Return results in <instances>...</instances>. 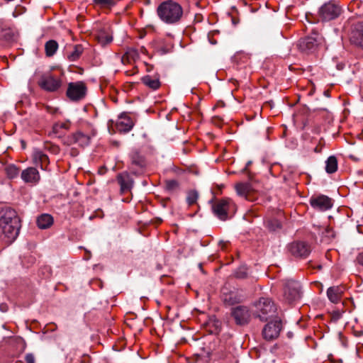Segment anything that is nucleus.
<instances>
[{
    "label": "nucleus",
    "instance_id": "473e14b6",
    "mask_svg": "<svg viewBox=\"0 0 363 363\" xmlns=\"http://www.w3.org/2000/svg\"><path fill=\"white\" fill-rule=\"evenodd\" d=\"M125 54L126 58H128L133 62L139 58V53L138 50L134 48H128Z\"/></svg>",
    "mask_w": 363,
    "mask_h": 363
},
{
    "label": "nucleus",
    "instance_id": "e433bc0d",
    "mask_svg": "<svg viewBox=\"0 0 363 363\" xmlns=\"http://www.w3.org/2000/svg\"><path fill=\"white\" fill-rule=\"evenodd\" d=\"M172 50V46H163V45H159L157 47V52L160 54V55H164V54H167L168 52H169Z\"/></svg>",
    "mask_w": 363,
    "mask_h": 363
},
{
    "label": "nucleus",
    "instance_id": "dca6fc26",
    "mask_svg": "<svg viewBox=\"0 0 363 363\" xmlns=\"http://www.w3.org/2000/svg\"><path fill=\"white\" fill-rule=\"evenodd\" d=\"M133 120L126 113H122L116 123L118 131L121 133H128L132 130L134 126Z\"/></svg>",
    "mask_w": 363,
    "mask_h": 363
},
{
    "label": "nucleus",
    "instance_id": "5701e85b",
    "mask_svg": "<svg viewBox=\"0 0 363 363\" xmlns=\"http://www.w3.org/2000/svg\"><path fill=\"white\" fill-rule=\"evenodd\" d=\"M251 185L249 183H238L235 185L237 194L247 200H250Z\"/></svg>",
    "mask_w": 363,
    "mask_h": 363
},
{
    "label": "nucleus",
    "instance_id": "cd10ccee",
    "mask_svg": "<svg viewBox=\"0 0 363 363\" xmlns=\"http://www.w3.org/2000/svg\"><path fill=\"white\" fill-rule=\"evenodd\" d=\"M70 125L71 123L69 121L57 122L53 125L52 131L55 134L61 135L63 133L62 130H69Z\"/></svg>",
    "mask_w": 363,
    "mask_h": 363
},
{
    "label": "nucleus",
    "instance_id": "f8f14e48",
    "mask_svg": "<svg viewBox=\"0 0 363 363\" xmlns=\"http://www.w3.org/2000/svg\"><path fill=\"white\" fill-rule=\"evenodd\" d=\"M86 92V87L84 82H72L68 85L67 96L72 101H79L85 96Z\"/></svg>",
    "mask_w": 363,
    "mask_h": 363
},
{
    "label": "nucleus",
    "instance_id": "79ce46f5",
    "mask_svg": "<svg viewBox=\"0 0 363 363\" xmlns=\"http://www.w3.org/2000/svg\"><path fill=\"white\" fill-rule=\"evenodd\" d=\"M121 61L123 64H129L131 63L133 61L131 60H129L128 58L125 57V54H124L121 58Z\"/></svg>",
    "mask_w": 363,
    "mask_h": 363
},
{
    "label": "nucleus",
    "instance_id": "423d86ee",
    "mask_svg": "<svg viewBox=\"0 0 363 363\" xmlns=\"http://www.w3.org/2000/svg\"><path fill=\"white\" fill-rule=\"evenodd\" d=\"M342 9L335 1L324 4L319 9V16L323 21H329L337 18L341 13Z\"/></svg>",
    "mask_w": 363,
    "mask_h": 363
},
{
    "label": "nucleus",
    "instance_id": "20e7f679",
    "mask_svg": "<svg viewBox=\"0 0 363 363\" xmlns=\"http://www.w3.org/2000/svg\"><path fill=\"white\" fill-rule=\"evenodd\" d=\"M324 44L323 37L318 32H313L311 35L298 40L297 47L304 53H313Z\"/></svg>",
    "mask_w": 363,
    "mask_h": 363
},
{
    "label": "nucleus",
    "instance_id": "4be33fe9",
    "mask_svg": "<svg viewBox=\"0 0 363 363\" xmlns=\"http://www.w3.org/2000/svg\"><path fill=\"white\" fill-rule=\"evenodd\" d=\"M351 38L354 43L363 46V22H358L354 26Z\"/></svg>",
    "mask_w": 363,
    "mask_h": 363
},
{
    "label": "nucleus",
    "instance_id": "6ab92c4d",
    "mask_svg": "<svg viewBox=\"0 0 363 363\" xmlns=\"http://www.w3.org/2000/svg\"><path fill=\"white\" fill-rule=\"evenodd\" d=\"M344 290L343 286H333L328 289L327 296L332 303H337L341 301Z\"/></svg>",
    "mask_w": 363,
    "mask_h": 363
},
{
    "label": "nucleus",
    "instance_id": "c9c22d12",
    "mask_svg": "<svg viewBox=\"0 0 363 363\" xmlns=\"http://www.w3.org/2000/svg\"><path fill=\"white\" fill-rule=\"evenodd\" d=\"M166 189L169 191H174L179 188V183L176 180H167L165 182Z\"/></svg>",
    "mask_w": 363,
    "mask_h": 363
},
{
    "label": "nucleus",
    "instance_id": "a211bd4d",
    "mask_svg": "<svg viewBox=\"0 0 363 363\" xmlns=\"http://www.w3.org/2000/svg\"><path fill=\"white\" fill-rule=\"evenodd\" d=\"M117 181L120 184L121 191L122 193L130 191L133 186V179L127 172H123L118 174Z\"/></svg>",
    "mask_w": 363,
    "mask_h": 363
},
{
    "label": "nucleus",
    "instance_id": "aec40b11",
    "mask_svg": "<svg viewBox=\"0 0 363 363\" xmlns=\"http://www.w3.org/2000/svg\"><path fill=\"white\" fill-rule=\"evenodd\" d=\"M96 39L101 45L105 46L113 40L112 31L106 26L100 29L96 35Z\"/></svg>",
    "mask_w": 363,
    "mask_h": 363
},
{
    "label": "nucleus",
    "instance_id": "c756f323",
    "mask_svg": "<svg viewBox=\"0 0 363 363\" xmlns=\"http://www.w3.org/2000/svg\"><path fill=\"white\" fill-rule=\"evenodd\" d=\"M58 48L57 43L54 40H48L45 45V50L46 55L48 57L52 56Z\"/></svg>",
    "mask_w": 363,
    "mask_h": 363
},
{
    "label": "nucleus",
    "instance_id": "49530a36",
    "mask_svg": "<svg viewBox=\"0 0 363 363\" xmlns=\"http://www.w3.org/2000/svg\"><path fill=\"white\" fill-rule=\"evenodd\" d=\"M141 50H142L143 52H145V51H146V49H145L144 47H143V48H141Z\"/></svg>",
    "mask_w": 363,
    "mask_h": 363
},
{
    "label": "nucleus",
    "instance_id": "2eb2a0df",
    "mask_svg": "<svg viewBox=\"0 0 363 363\" xmlns=\"http://www.w3.org/2000/svg\"><path fill=\"white\" fill-rule=\"evenodd\" d=\"M232 316L238 325L247 324L250 318V313L247 307L239 306L232 308Z\"/></svg>",
    "mask_w": 363,
    "mask_h": 363
},
{
    "label": "nucleus",
    "instance_id": "0eeeda50",
    "mask_svg": "<svg viewBox=\"0 0 363 363\" xmlns=\"http://www.w3.org/2000/svg\"><path fill=\"white\" fill-rule=\"evenodd\" d=\"M89 130L84 131L82 129L78 130L67 138L66 143L68 145L78 144L81 147H85L89 145L91 138L94 135L91 128L89 126Z\"/></svg>",
    "mask_w": 363,
    "mask_h": 363
},
{
    "label": "nucleus",
    "instance_id": "412c9836",
    "mask_svg": "<svg viewBox=\"0 0 363 363\" xmlns=\"http://www.w3.org/2000/svg\"><path fill=\"white\" fill-rule=\"evenodd\" d=\"M33 162L40 166L42 169H45L49 164V158L47 155L44 154L42 151L35 150L33 154Z\"/></svg>",
    "mask_w": 363,
    "mask_h": 363
},
{
    "label": "nucleus",
    "instance_id": "f3484780",
    "mask_svg": "<svg viewBox=\"0 0 363 363\" xmlns=\"http://www.w3.org/2000/svg\"><path fill=\"white\" fill-rule=\"evenodd\" d=\"M24 182L36 184L40 179V174L35 167H28L23 170L21 174Z\"/></svg>",
    "mask_w": 363,
    "mask_h": 363
},
{
    "label": "nucleus",
    "instance_id": "9b49d317",
    "mask_svg": "<svg viewBox=\"0 0 363 363\" xmlns=\"http://www.w3.org/2000/svg\"><path fill=\"white\" fill-rule=\"evenodd\" d=\"M288 250L291 255L300 258L307 257L311 252V245L303 241H296L290 243Z\"/></svg>",
    "mask_w": 363,
    "mask_h": 363
},
{
    "label": "nucleus",
    "instance_id": "9d476101",
    "mask_svg": "<svg viewBox=\"0 0 363 363\" xmlns=\"http://www.w3.org/2000/svg\"><path fill=\"white\" fill-rule=\"evenodd\" d=\"M285 299L291 303L301 298L300 283L294 280H289L286 282L284 289Z\"/></svg>",
    "mask_w": 363,
    "mask_h": 363
},
{
    "label": "nucleus",
    "instance_id": "a18cd8bd",
    "mask_svg": "<svg viewBox=\"0 0 363 363\" xmlns=\"http://www.w3.org/2000/svg\"><path fill=\"white\" fill-rule=\"evenodd\" d=\"M232 23L234 26H236L239 23V21L235 18H233Z\"/></svg>",
    "mask_w": 363,
    "mask_h": 363
},
{
    "label": "nucleus",
    "instance_id": "ea45409f",
    "mask_svg": "<svg viewBox=\"0 0 363 363\" xmlns=\"http://www.w3.org/2000/svg\"><path fill=\"white\" fill-rule=\"evenodd\" d=\"M25 361L26 363H35V356L32 353H28L25 356Z\"/></svg>",
    "mask_w": 363,
    "mask_h": 363
},
{
    "label": "nucleus",
    "instance_id": "b1692460",
    "mask_svg": "<svg viewBox=\"0 0 363 363\" xmlns=\"http://www.w3.org/2000/svg\"><path fill=\"white\" fill-rule=\"evenodd\" d=\"M53 223V218L47 213L42 214L37 218V225L40 229L50 228Z\"/></svg>",
    "mask_w": 363,
    "mask_h": 363
},
{
    "label": "nucleus",
    "instance_id": "2f4dec72",
    "mask_svg": "<svg viewBox=\"0 0 363 363\" xmlns=\"http://www.w3.org/2000/svg\"><path fill=\"white\" fill-rule=\"evenodd\" d=\"M266 226L269 230L274 231L281 228V223L277 219H270L266 222Z\"/></svg>",
    "mask_w": 363,
    "mask_h": 363
},
{
    "label": "nucleus",
    "instance_id": "bb28decb",
    "mask_svg": "<svg viewBox=\"0 0 363 363\" xmlns=\"http://www.w3.org/2000/svg\"><path fill=\"white\" fill-rule=\"evenodd\" d=\"M142 82L149 88L156 90L160 86V82L157 78H153L149 75H146L142 78Z\"/></svg>",
    "mask_w": 363,
    "mask_h": 363
},
{
    "label": "nucleus",
    "instance_id": "ddd939ff",
    "mask_svg": "<svg viewBox=\"0 0 363 363\" xmlns=\"http://www.w3.org/2000/svg\"><path fill=\"white\" fill-rule=\"evenodd\" d=\"M281 330V322L279 319L269 322L263 328L262 336L267 341L277 339Z\"/></svg>",
    "mask_w": 363,
    "mask_h": 363
},
{
    "label": "nucleus",
    "instance_id": "1a4fd4ad",
    "mask_svg": "<svg viewBox=\"0 0 363 363\" xmlns=\"http://www.w3.org/2000/svg\"><path fill=\"white\" fill-rule=\"evenodd\" d=\"M234 206V203L230 199L217 200L212 206L214 214L220 220H225L230 209Z\"/></svg>",
    "mask_w": 363,
    "mask_h": 363
},
{
    "label": "nucleus",
    "instance_id": "a19ab883",
    "mask_svg": "<svg viewBox=\"0 0 363 363\" xmlns=\"http://www.w3.org/2000/svg\"><path fill=\"white\" fill-rule=\"evenodd\" d=\"M356 260L359 264L363 267V252L357 255Z\"/></svg>",
    "mask_w": 363,
    "mask_h": 363
},
{
    "label": "nucleus",
    "instance_id": "f257e3e1",
    "mask_svg": "<svg viewBox=\"0 0 363 363\" xmlns=\"http://www.w3.org/2000/svg\"><path fill=\"white\" fill-rule=\"evenodd\" d=\"M20 228V218L14 209L6 207L0 211V240L9 243L13 242Z\"/></svg>",
    "mask_w": 363,
    "mask_h": 363
},
{
    "label": "nucleus",
    "instance_id": "58836bf2",
    "mask_svg": "<svg viewBox=\"0 0 363 363\" xmlns=\"http://www.w3.org/2000/svg\"><path fill=\"white\" fill-rule=\"evenodd\" d=\"M0 38H4L6 41H9L11 40L12 35L9 30H2L1 33L0 34Z\"/></svg>",
    "mask_w": 363,
    "mask_h": 363
},
{
    "label": "nucleus",
    "instance_id": "39448f33",
    "mask_svg": "<svg viewBox=\"0 0 363 363\" xmlns=\"http://www.w3.org/2000/svg\"><path fill=\"white\" fill-rule=\"evenodd\" d=\"M62 84L61 78L54 75L50 72L42 74L38 81V86L43 90L48 92L57 91L60 89Z\"/></svg>",
    "mask_w": 363,
    "mask_h": 363
},
{
    "label": "nucleus",
    "instance_id": "a878e982",
    "mask_svg": "<svg viewBox=\"0 0 363 363\" xmlns=\"http://www.w3.org/2000/svg\"><path fill=\"white\" fill-rule=\"evenodd\" d=\"M222 300L225 304L232 306L238 303L240 298L233 291H230L229 293L223 292Z\"/></svg>",
    "mask_w": 363,
    "mask_h": 363
},
{
    "label": "nucleus",
    "instance_id": "de8ad7c7",
    "mask_svg": "<svg viewBox=\"0 0 363 363\" xmlns=\"http://www.w3.org/2000/svg\"><path fill=\"white\" fill-rule=\"evenodd\" d=\"M250 164H251V162H250H250H248L247 163L246 168H247L249 165H250Z\"/></svg>",
    "mask_w": 363,
    "mask_h": 363
},
{
    "label": "nucleus",
    "instance_id": "393cba45",
    "mask_svg": "<svg viewBox=\"0 0 363 363\" xmlns=\"http://www.w3.org/2000/svg\"><path fill=\"white\" fill-rule=\"evenodd\" d=\"M84 52V48L82 45H75L72 48V50L67 54V58L70 62L78 60Z\"/></svg>",
    "mask_w": 363,
    "mask_h": 363
},
{
    "label": "nucleus",
    "instance_id": "6e6552de",
    "mask_svg": "<svg viewBox=\"0 0 363 363\" xmlns=\"http://www.w3.org/2000/svg\"><path fill=\"white\" fill-rule=\"evenodd\" d=\"M130 166L129 170L132 174H140L143 172V169L146 165L144 156L138 149H133L129 154Z\"/></svg>",
    "mask_w": 363,
    "mask_h": 363
},
{
    "label": "nucleus",
    "instance_id": "c85d7f7f",
    "mask_svg": "<svg viewBox=\"0 0 363 363\" xmlns=\"http://www.w3.org/2000/svg\"><path fill=\"white\" fill-rule=\"evenodd\" d=\"M325 171L328 174H333L337 169V160L335 156H330L326 160Z\"/></svg>",
    "mask_w": 363,
    "mask_h": 363
},
{
    "label": "nucleus",
    "instance_id": "7ed1b4c3",
    "mask_svg": "<svg viewBox=\"0 0 363 363\" xmlns=\"http://www.w3.org/2000/svg\"><path fill=\"white\" fill-rule=\"evenodd\" d=\"M253 314L262 321L277 318V306L269 297H261L253 303Z\"/></svg>",
    "mask_w": 363,
    "mask_h": 363
},
{
    "label": "nucleus",
    "instance_id": "4c0bfd02",
    "mask_svg": "<svg viewBox=\"0 0 363 363\" xmlns=\"http://www.w3.org/2000/svg\"><path fill=\"white\" fill-rule=\"evenodd\" d=\"M235 277L239 279L247 277V272L244 268H240L235 273Z\"/></svg>",
    "mask_w": 363,
    "mask_h": 363
},
{
    "label": "nucleus",
    "instance_id": "f704fd0d",
    "mask_svg": "<svg viewBox=\"0 0 363 363\" xmlns=\"http://www.w3.org/2000/svg\"><path fill=\"white\" fill-rule=\"evenodd\" d=\"M6 172L8 177L13 179L18 174V169L14 165H9L6 167Z\"/></svg>",
    "mask_w": 363,
    "mask_h": 363
},
{
    "label": "nucleus",
    "instance_id": "f03ea898",
    "mask_svg": "<svg viewBox=\"0 0 363 363\" xmlns=\"http://www.w3.org/2000/svg\"><path fill=\"white\" fill-rule=\"evenodd\" d=\"M157 12L162 21L172 24L180 21L183 15V9L177 2L168 0L159 5Z\"/></svg>",
    "mask_w": 363,
    "mask_h": 363
},
{
    "label": "nucleus",
    "instance_id": "c03bdc74",
    "mask_svg": "<svg viewBox=\"0 0 363 363\" xmlns=\"http://www.w3.org/2000/svg\"><path fill=\"white\" fill-rule=\"evenodd\" d=\"M48 111L50 113H51L52 114H55L58 111V109L57 108H50V109H48Z\"/></svg>",
    "mask_w": 363,
    "mask_h": 363
},
{
    "label": "nucleus",
    "instance_id": "72a5a7b5",
    "mask_svg": "<svg viewBox=\"0 0 363 363\" xmlns=\"http://www.w3.org/2000/svg\"><path fill=\"white\" fill-rule=\"evenodd\" d=\"M198 197L199 195L197 191L194 190L189 191L186 197V201L188 204L189 206L194 204L196 202Z\"/></svg>",
    "mask_w": 363,
    "mask_h": 363
},
{
    "label": "nucleus",
    "instance_id": "09e8293b",
    "mask_svg": "<svg viewBox=\"0 0 363 363\" xmlns=\"http://www.w3.org/2000/svg\"><path fill=\"white\" fill-rule=\"evenodd\" d=\"M350 158H352L353 160H356L353 156H350Z\"/></svg>",
    "mask_w": 363,
    "mask_h": 363
},
{
    "label": "nucleus",
    "instance_id": "7c9ffc66",
    "mask_svg": "<svg viewBox=\"0 0 363 363\" xmlns=\"http://www.w3.org/2000/svg\"><path fill=\"white\" fill-rule=\"evenodd\" d=\"M93 2L96 6L103 9H111L116 4L115 0H93Z\"/></svg>",
    "mask_w": 363,
    "mask_h": 363
},
{
    "label": "nucleus",
    "instance_id": "37998d69",
    "mask_svg": "<svg viewBox=\"0 0 363 363\" xmlns=\"http://www.w3.org/2000/svg\"><path fill=\"white\" fill-rule=\"evenodd\" d=\"M0 311L2 312H6L8 311V306L6 303H1Z\"/></svg>",
    "mask_w": 363,
    "mask_h": 363
},
{
    "label": "nucleus",
    "instance_id": "4468645a",
    "mask_svg": "<svg viewBox=\"0 0 363 363\" xmlns=\"http://www.w3.org/2000/svg\"><path fill=\"white\" fill-rule=\"evenodd\" d=\"M311 206L315 210L325 211L333 206V200L325 195L313 196L310 199Z\"/></svg>",
    "mask_w": 363,
    "mask_h": 363
}]
</instances>
